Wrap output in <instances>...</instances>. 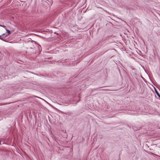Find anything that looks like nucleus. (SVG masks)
I'll use <instances>...</instances> for the list:
<instances>
[{
  "label": "nucleus",
  "mask_w": 160,
  "mask_h": 160,
  "mask_svg": "<svg viewBox=\"0 0 160 160\" xmlns=\"http://www.w3.org/2000/svg\"><path fill=\"white\" fill-rule=\"evenodd\" d=\"M2 27H3L4 28L6 27L5 26H4V25Z\"/></svg>",
  "instance_id": "obj_3"
},
{
  "label": "nucleus",
  "mask_w": 160,
  "mask_h": 160,
  "mask_svg": "<svg viewBox=\"0 0 160 160\" xmlns=\"http://www.w3.org/2000/svg\"><path fill=\"white\" fill-rule=\"evenodd\" d=\"M8 33L7 34L6 33H3L2 35V36H4L3 37H6L7 36H8L11 33V32L9 30L7 29L6 30Z\"/></svg>",
  "instance_id": "obj_1"
},
{
  "label": "nucleus",
  "mask_w": 160,
  "mask_h": 160,
  "mask_svg": "<svg viewBox=\"0 0 160 160\" xmlns=\"http://www.w3.org/2000/svg\"><path fill=\"white\" fill-rule=\"evenodd\" d=\"M3 36V37L2 38V37H1L2 36H1V37H0V39H1V40H3V41H4V40L3 39V38H4V37H3V36Z\"/></svg>",
  "instance_id": "obj_2"
},
{
  "label": "nucleus",
  "mask_w": 160,
  "mask_h": 160,
  "mask_svg": "<svg viewBox=\"0 0 160 160\" xmlns=\"http://www.w3.org/2000/svg\"><path fill=\"white\" fill-rule=\"evenodd\" d=\"M1 36H2V35H0V37Z\"/></svg>",
  "instance_id": "obj_5"
},
{
  "label": "nucleus",
  "mask_w": 160,
  "mask_h": 160,
  "mask_svg": "<svg viewBox=\"0 0 160 160\" xmlns=\"http://www.w3.org/2000/svg\"><path fill=\"white\" fill-rule=\"evenodd\" d=\"M105 90H108V89H106Z\"/></svg>",
  "instance_id": "obj_4"
}]
</instances>
